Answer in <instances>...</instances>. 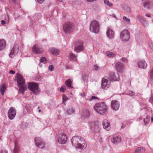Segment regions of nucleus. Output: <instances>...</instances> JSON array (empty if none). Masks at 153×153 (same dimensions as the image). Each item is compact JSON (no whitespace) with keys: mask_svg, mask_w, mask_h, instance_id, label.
I'll return each mask as SVG.
<instances>
[{"mask_svg":"<svg viewBox=\"0 0 153 153\" xmlns=\"http://www.w3.org/2000/svg\"><path fill=\"white\" fill-rule=\"evenodd\" d=\"M100 25L99 22L95 20L91 22L90 25V30L94 33H98L99 32Z\"/></svg>","mask_w":153,"mask_h":153,"instance_id":"6","label":"nucleus"},{"mask_svg":"<svg viewBox=\"0 0 153 153\" xmlns=\"http://www.w3.org/2000/svg\"><path fill=\"white\" fill-rule=\"evenodd\" d=\"M102 125L103 128L106 130L108 131L110 130L111 128L110 123L107 120L105 119L103 120Z\"/></svg>","mask_w":153,"mask_h":153,"instance_id":"20","label":"nucleus"},{"mask_svg":"<svg viewBox=\"0 0 153 153\" xmlns=\"http://www.w3.org/2000/svg\"><path fill=\"white\" fill-rule=\"evenodd\" d=\"M121 139L120 136L117 135H114L111 138V141L115 144L119 143L121 141Z\"/></svg>","mask_w":153,"mask_h":153,"instance_id":"16","label":"nucleus"},{"mask_svg":"<svg viewBox=\"0 0 153 153\" xmlns=\"http://www.w3.org/2000/svg\"><path fill=\"white\" fill-rule=\"evenodd\" d=\"M121 60L123 62H125V61H127V60L126 58L125 57H122L121 58Z\"/></svg>","mask_w":153,"mask_h":153,"instance_id":"52","label":"nucleus"},{"mask_svg":"<svg viewBox=\"0 0 153 153\" xmlns=\"http://www.w3.org/2000/svg\"><path fill=\"white\" fill-rule=\"evenodd\" d=\"M94 129L93 130L95 132L98 131L100 130V128L98 125H96L94 127Z\"/></svg>","mask_w":153,"mask_h":153,"instance_id":"42","label":"nucleus"},{"mask_svg":"<svg viewBox=\"0 0 153 153\" xmlns=\"http://www.w3.org/2000/svg\"><path fill=\"white\" fill-rule=\"evenodd\" d=\"M6 46V42L4 39L0 40V51H2Z\"/></svg>","mask_w":153,"mask_h":153,"instance_id":"27","label":"nucleus"},{"mask_svg":"<svg viewBox=\"0 0 153 153\" xmlns=\"http://www.w3.org/2000/svg\"><path fill=\"white\" fill-rule=\"evenodd\" d=\"M86 0L88 2H92L94 1L95 0Z\"/></svg>","mask_w":153,"mask_h":153,"instance_id":"60","label":"nucleus"},{"mask_svg":"<svg viewBox=\"0 0 153 153\" xmlns=\"http://www.w3.org/2000/svg\"><path fill=\"white\" fill-rule=\"evenodd\" d=\"M149 76L150 78L153 79V68L150 71Z\"/></svg>","mask_w":153,"mask_h":153,"instance_id":"43","label":"nucleus"},{"mask_svg":"<svg viewBox=\"0 0 153 153\" xmlns=\"http://www.w3.org/2000/svg\"><path fill=\"white\" fill-rule=\"evenodd\" d=\"M80 95L82 97H85V93H83V94H82V93H80Z\"/></svg>","mask_w":153,"mask_h":153,"instance_id":"58","label":"nucleus"},{"mask_svg":"<svg viewBox=\"0 0 153 153\" xmlns=\"http://www.w3.org/2000/svg\"><path fill=\"white\" fill-rule=\"evenodd\" d=\"M104 3L105 5L109 7H112L113 6V4L110 2L108 0H104Z\"/></svg>","mask_w":153,"mask_h":153,"instance_id":"32","label":"nucleus"},{"mask_svg":"<svg viewBox=\"0 0 153 153\" xmlns=\"http://www.w3.org/2000/svg\"><path fill=\"white\" fill-rule=\"evenodd\" d=\"M62 99H63L62 102L64 104H65V102L68 100V97L65 95H63L62 96Z\"/></svg>","mask_w":153,"mask_h":153,"instance_id":"38","label":"nucleus"},{"mask_svg":"<svg viewBox=\"0 0 153 153\" xmlns=\"http://www.w3.org/2000/svg\"><path fill=\"white\" fill-rule=\"evenodd\" d=\"M67 113L69 115L73 113L75 111V109L71 106H69L65 109Z\"/></svg>","mask_w":153,"mask_h":153,"instance_id":"22","label":"nucleus"},{"mask_svg":"<svg viewBox=\"0 0 153 153\" xmlns=\"http://www.w3.org/2000/svg\"><path fill=\"white\" fill-rule=\"evenodd\" d=\"M123 65L121 62H117L115 64L116 69L118 72H121L123 70Z\"/></svg>","mask_w":153,"mask_h":153,"instance_id":"19","label":"nucleus"},{"mask_svg":"<svg viewBox=\"0 0 153 153\" xmlns=\"http://www.w3.org/2000/svg\"><path fill=\"white\" fill-rule=\"evenodd\" d=\"M94 70L96 71L98 70L99 69V67L97 65H94Z\"/></svg>","mask_w":153,"mask_h":153,"instance_id":"50","label":"nucleus"},{"mask_svg":"<svg viewBox=\"0 0 153 153\" xmlns=\"http://www.w3.org/2000/svg\"><path fill=\"white\" fill-rule=\"evenodd\" d=\"M141 23L145 27H147L148 26V22L145 19L142 21Z\"/></svg>","mask_w":153,"mask_h":153,"instance_id":"39","label":"nucleus"},{"mask_svg":"<svg viewBox=\"0 0 153 153\" xmlns=\"http://www.w3.org/2000/svg\"><path fill=\"white\" fill-rule=\"evenodd\" d=\"M9 73L10 74H15V72L14 71L12 70H11L10 71Z\"/></svg>","mask_w":153,"mask_h":153,"instance_id":"55","label":"nucleus"},{"mask_svg":"<svg viewBox=\"0 0 153 153\" xmlns=\"http://www.w3.org/2000/svg\"><path fill=\"white\" fill-rule=\"evenodd\" d=\"M6 89V84L5 83H2L0 86V91L2 95H4Z\"/></svg>","mask_w":153,"mask_h":153,"instance_id":"25","label":"nucleus"},{"mask_svg":"<svg viewBox=\"0 0 153 153\" xmlns=\"http://www.w3.org/2000/svg\"><path fill=\"white\" fill-rule=\"evenodd\" d=\"M35 142L36 146L40 149L43 148L45 145L43 140L39 137L35 138Z\"/></svg>","mask_w":153,"mask_h":153,"instance_id":"11","label":"nucleus"},{"mask_svg":"<svg viewBox=\"0 0 153 153\" xmlns=\"http://www.w3.org/2000/svg\"><path fill=\"white\" fill-rule=\"evenodd\" d=\"M146 16L149 17H151V15L149 14H146Z\"/></svg>","mask_w":153,"mask_h":153,"instance_id":"62","label":"nucleus"},{"mask_svg":"<svg viewBox=\"0 0 153 153\" xmlns=\"http://www.w3.org/2000/svg\"><path fill=\"white\" fill-rule=\"evenodd\" d=\"M66 88L65 86L62 85L60 89V91L62 92H64L66 90Z\"/></svg>","mask_w":153,"mask_h":153,"instance_id":"41","label":"nucleus"},{"mask_svg":"<svg viewBox=\"0 0 153 153\" xmlns=\"http://www.w3.org/2000/svg\"><path fill=\"white\" fill-rule=\"evenodd\" d=\"M19 12H18V11H16V13H18L19 15V16H18L15 13H14L13 14L14 17L16 18H17V19H19L20 16L24 14V12L22 10H21V9L19 8Z\"/></svg>","mask_w":153,"mask_h":153,"instance_id":"30","label":"nucleus"},{"mask_svg":"<svg viewBox=\"0 0 153 153\" xmlns=\"http://www.w3.org/2000/svg\"><path fill=\"white\" fill-rule=\"evenodd\" d=\"M48 68L50 71H53L54 69V67L53 65H50L48 67Z\"/></svg>","mask_w":153,"mask_h":153,"instance_id":"46","label":"nucleus"},{"mask_svg":"<svg viewBox=\"0 0 153 153\" xmlns=\"http://www.w3.org/2000/svg\"><path fill=\"white\" fill-rule=\"evenodd\" d=\"M151 122H153V117H151Z\"/></svg>","mask_w":153,"mask_h":153,"instance_id":"63","label":"nucleus"},{"mask_svg":"<svg viewBox=\"0 0 153 153\" xmlns=\"http://www.w3.org/2000/svg\"><path fill=\"white\" fill-rule=\"evenodd\" d=\"M121 7L127 13H129L131 12V9L127 5L122 4L121 5Z\"/></svg>","mask_w":153,"mask_h":153,"instance_id":"31","label":"nucleus"},{"mask_svg":"<svg viewBox=\"0 0 153 153\" xmlns=\"http://www.w3.org/2000/svg\"><path fill=\"white\" fill-rule=\"evenodd\" d=\"M17 81L19 89V92L23 94L27 89L26 86L24 85L25 81L23 77L20 74H18L17 77Z\"/></svg>","mask_w":153,"mask_h":153,"instance_id":"3","label":"nucleus"},{"mask_svg":"<svg viewBox=\"0 0 153 153\" xmlns=\"http://www.w3.org/2000/svg\"><path fill=\"white\" fill-rule=\"evenodd\" d=\"M28 87L29 89L33 94H38L39 92L38 85L36 83L30 82L28 83Z\"/></svg>","mask_w":153,"mask_h":153,"instance_id":"4","label":"nucleus"},{"mask_svg":"<svg viewBox=\"0 0 153 153\" xmlns=\"http://www.w3.org/2000/svg\"><path fill=\"white\" fill-rule=\"evenodd\" d=\"M32 51L33 53L35 54H40L43 53L44 50L41 45L36 44L32 47Z\"/></svg>","mask_w":153,"mask_h":153,"instance_id":"10","label":"nucleus"},{"mask_svg":"<svg viewBox=\"0 0 153 153\" xmlns=\"http://www.w3.org/2000/svg\"><path fill=\"white\" fill-rule=\"evenodd\" d=\"M150 116L147 115L145 119H144V122L145 126H146L149 121Z\"/></svg>","mask_w":153,"mask_h":153,"instance_id":"34","label":"nucleus"},{"mask_svg":"<svg viewBox=\"0 0 153 153\" xmlns=\"http://www.w3.org/2000/svg\"><path fill=\"white\" fill-rule=\"evenodd\" d=\"M39 4L42 3L45 1V0H37Z\"/></svg>","mask_w":153,"mask_h":153,"instance_id":"54","label":"nucleus"},{"mask_svg":"<svg viewBox=\"0 0 153 153\" xmlns=\"http://www.w3.org/2000/svg\"><path fill=\"white\" fill-rule=\"evenodd\" d=\"M46 60V58L45 57H42L40 59V62H45Z\"/></svg>","mask_w":153,"mask_h":153,"instance_id":"45","label":"nucleus"},{"mask_svg":"<svg viewBox=\"0 0 153 153\" xmlns=\"http://www.w3.org/2000/svg\"><path fill=\"white\" fill-rule=\"evenodd\" d=\"M5 24V22L4 20H2L1 21V24L2 25H4Z\"/></svg>","mask_w":153,"mask_h":153,"instance_id":"57","label":"nucleus"},{"mask_svg":"<svg viewBox=\"0 0 153 153\" xmlns=\"http://www.w3.org/2000/svg\"><path fill=\"white\" fill-rule=\"evenodd\" d=\"M65 85L69 88H73L72 84V81L71 79H69L65 81Z\"/></svg>","mask_w":153,"mask_h":153,"instance_id":"24","label":"nucleus"},{"mask_svg":"<svg viewBox=\"0 0 153 153\" xmlns=\"http://www.w3.org/2000/svg\"><path fill=\"white\" fill-rule=\"evenodd\" d=\"M106 34L107 37L109 39H112L114 37V32L113 30L110 28H108L107 29L106 32Z\"/></svg>","mask_w":153,"mask_h":153,"instance_id":"21","label":"nucleus"},{"mask_svg":"<svg viewBox=\"0 0 153 153\" xmlns=\"http://www.w3.org/2000/svg\"><path fill=\"white\" fill-rule=\"evenodd\" d=\"M83 142H84L83 138L79 136L73 137L71 140L73 146L76 148L80 149L82 150L84 149L87 146L86 143H81Z\"/></svg>","mask_w":153,"mask_h":153,"instance_id":"1","label":"nucleus"},{"mask_svg":"<svg viewBox=\"0 0 153 153\" xmlns=\"http://www.w3.org/2000/svg\"><path fill=\"white\" fill-rule=\"evenodd\" d=\"M67 138V137L65 134L62 133L59 134L57 139L59 143L64 144L66 143Z\"/></svg>","mask_w":153,"mask_h":153,"instance_id":"12","label":"nucleus"},{"mask_svg":"<svg viewBox=\"0 0 153 153\" xmlns=\"http://www.w3.org/2000/svg\"><path fill=\"white\" fill-rule=\"evenodd\" d=\"M123 19L128 23H129L130 21V19L127 18L126 16H123Z\"/></svg>","mask_w":153,"mask_h":153,"instance_id":"40","label":"nucleus"},{"mask_svg":"<svg viewBox=\"0 0 153 153\" xmlns=\"http://www.w3.org/2000/svg\"><path fill=\"white\" fill-rule=\"evenodd\" d=\"M49 49L51 51V53L54 55H57L59 53V51L58 49L51 47L49 48Z\"/></svg>","mask_w":153,"mask_h":153,"instance_id":"23","label":"nucleus"},{"mask_svg":"<svg viewBox=\"0 0 153 153\" xmlns=\"http://www.w3.org/2000/svg\"><path fill=\"white\" fill-rule=\"evenodd\" d=\"M95 99H98V98L94 96H92L91 97V98H89V100L90 101H91L92 100H95Z\"/></svg>","mask_w":153,"mask_h":153,"instance_id":"44","label":"nucleus"},{"mask_svg":"<svg viewBox=\"0 0 153 153\" xmlns=\"http://www.w3.org/2000/svg\"><path fill=\"white\" fill-rule=\"evenodd\" d=\"M145 151V148L143 147H138L135 150L134 153H144Z\"/></svg>","mask_w":153,"mask_h":153,"instance_id":"29","label":"nucleus"},{"mask_svg":"<svg viewBox=\"0 0 153 153\" xmlns=\"http://www.w3.org/2000/svg\"><path fill=\"white\" fill-rule=\"evenodd\" d=\"M69 56L70 59V60L72 62L76 61L77 60L76 56L73 53L71 52L69 53Z\"/></svg>","mask_w":153,"mask_h":153,"instance_id":"28","label":"nucleus"},{"mask_svg":"<svg viewBox=\"0 0 153 153\" xmlns=\"http://www.w3.org/2000/svg\"><path fill=\"white\" fill-rule=\"evenodd\" d=\"M84 50V47L83 41L81 40L77 41L75 43L74 51L76 53H79Z\"/></svg>","mask_w":153,"mask_h":153,"instance_id":"8","label":"nucleus"},{"mask_svg":"<svg viewBox=\"0 0 153 153\" xmlns=\"http://www.w3.org/2000/svg\"><path fill=\"white\" fill-rule=\"evenodd\" d=\"M90 115L89 111L88 110H85L83 112V115L84 117H88Z\"/></svg>","mask_w":153,"mask_h":153,"instance_id":"36","label":"nucleus"},{"mask_svg":"<svg viewBox=\"0 0 153 153\" xmlns=\"http://www.w3.org/2000/svg\"><path fill=\"white\" fill-rule=\"evenodd\" d=\"M126 127V125L124 124H122L121 128H123Z\"/></svg>","mask_w":153,"mask_h":153,"instance_id":"59","label":"nucleus"},{"mask_svg":"<svg viewBox=\"0 0 153 153\" xmlns=\"http://www.w3.org/2000/svg\"><path fill=\"white\" fill-rule=\"evenodd\" d=\"M94 108L95 111L101 114H104L107 110L106 105L103 102L96 104L94 106Z\"/></svg>","mask_w":153,"mask_h":153,"instance_id":"2","label":"nucleus"},{"mask_svg":"<svg viewBox=\"0 0 153 153\" xmlns=\"http://www.w3.org/2000/svg\"><path fill=\"white\" fill-rule=\"evenodd\" d=\"M111 106L112 109L116 111L119 108L120 103L117 100H113L111 101Z\"/></svg>","mask_w":153,"mask_h":153,"instance_id":"17","label":"nucleus"},{"mask_svg":"<svg viewBox=\"0 0 153 153\" xmlns=\"http://www.w3.org/2000/svg\"><path fill=\"white\" fill-rule=\"evenodd\" d=\"M137 19L139 20L141 22L145 20V18L140 15H138L136 17Z\"/></svg>","mask_w":153,"mask_h":153,"instance_id":"37","label":"nucleus"},{"mask_svg":"<svg viewBox=\"0 0 153 153\" xmlns=\"http://www.w3.org/2000/svg\"><path fill=\"white\" fill-rule=\"evenodd\" d=\"M9 1L10 4H14L16 3V0H9Z\"/></svg>","mask_w":153,"mask_h":153,"instance_id":"49","label":"nucleus"},{"mask_svg":"<svg viewBox=\"0 0 153 153\" xmlns=\"http://www.w3.org/2000/svg\"><path fill=\"white\" fill-rule=\"evenodd\" d=\"M14 145V149L13 150L14 153H18L19 149V146L17 141H16L15 142Z\"/></svg>","mask_w":153,"mask_h":153,"instance_id":"26","label":"nucleus"},{"mask_svg":"<svg viewBox=\"0 0 153 153\" xmlns=\"http://www.w3.org/2000/svg\"><path fill=\"white\" fill-rule=\"evenodd\" d=\"M74 24L71 22L65 23L63 26V30L66 33H70L74 30Z\"/></svg>","mask_w":153,"mask_h":153,"instance_id":"7","label":"nucleus"},{"mask_svg":"<svg viewBox=\"0 0 153 153\" xmlns=\"http://www.w3.org/2000/svg\"><path fill=\"white\" fill-rule=\"evenodd\" d=\"M138 67L140 69H145L147 66V65L144 59H140L138 60L137 62Z\"/></svg>","mask_w":153,"mask_h":153,"instance_id":"14","label":"nucleus"},{"mask_svg":"<svg viewBox=\"0 0 153 153\" xmlns=\"http://www.w3.org/2000/svg\"><path fill=\"white\" fill-rule=\"evenodd\" d=\"M61 111L60 110H58V112L59 113H60L61 112Z\"/></svg>","mask_w":153,"mask_h":153,"instance_id":"64","label":"nucleus"},{"mask_svg":"<svg viewBox=\"0 0 153 153\" xmlns=\"http://www.w3.org/2000/svg\"><path fill=\"white\" fill-rule=\"evenodd\" d=\"M0 153H8L6 150H2L0 152Z\"/></svg>","mask_w":153,"mask_h":153,"instance_id":"53","label":"nucleus"},{"mask_svg":"<svg viewBox=\"0 0 153 153\" xmlns=\"http://www.w3.org/2000/svg\"><path fill=\"white\" fill-rule=\"evenodd\" d=\"M109 79L113 81H118L119 80V76L118 74L117 73L111 72H110L109 75Z\"/></svg>","mask_w":153,"mask_h":153,"instance_id":"15","label":"nucleus"},{"mask_svg":"<svg viewBox=\"0 0 153 153\" xmlns=\"http://www.w3.org/2000/svg\"><path fill=\"white\" fill-rule=\"evenodd\" d=\"M149 102L153 105V97L152 96H151V97L150 98Z\"/></svg>","mask_w":153,"mask_h":153,"instance_id":"47","label":"nucleus"},{"mask_svg":"<svg viewBox=\"0 0 153 153\" xmlns=\"http://www.w3.org/2000/svg\"><path fill=\"white\" fill-rule=\"evenodd\" d=\"M111 81L108 77H104L102 80L101 87L102 89L106 90L110 86Z\"/></svg>","mask_w":153,"mask_h":153,"instance_id":"9","label":"nucleus"},{"mask_svg":"<svg viewBox=\"0 0 153 153\" xmlns=\"http://www.w3.org/2000/svg\"><path fill=\"white\" fill-rule=\"evenodd\" d=\"M19 51V46L17 45H15L12 48L9 56L12 58L17 54Z\"/></svg>","mask_w":153,"mask_h":153,"instance_id":"18","label":"nucleus"},{"mask_svg":"<svg viewBox=\"0 0 153 153\" xmlns=\"http://www.w3.org/2000/svg\"><path fill=\"white\" fill-rule=\"evenodd\" d=\"M57 119L58 120H60L62 118V116L59 114H57Z\"/></svg>","mask_w":153,"mask_h":153,"instance_id":"51","label":"nucleus"},{"mask_svg":"<svg viewBox=\"0 0 153 153\" xmlns=\"http://www.w3.org/2000/svg\"><path fill=\"white\" fill-rule=\"evenodd\" d=\"M106 55L107 56L109 57H114L115 56V55L112 52L108 51L106 52Z\"/></svg>","mask_w":153,"mask_h":153,"instance_id":"33","label":"nucleus"},{"mask_svg":"<svg viewBox=\"0 0 153 153\" xmlns=\"http://www.w3.org/2000/svg\"><path fill=\"white\" fill-rule=\"evenodd\" d=\"M149 45L150 47L151 48L152 47H153V45L151 43H149Z\"/></svg>","mask_w":153,"mask_h":153,"instance_id":"61","label":"nucleus"},{"mask_svg":"<svg viewBox=\"0 0 153 153\" xmlns=\"http://www.w3.org/2000/svg\"><path fill=\"white\" fill-rule=\"evenodd\" d=\"M130 38V34L129 31L127 29L123 30L120 34L121 40L125 42L128 41Z\"/></svg>","mask_w":153,"mask_h":153,"instance_id":"5","label":"nucleus"},{"mask_svg":"<svg viewBox=\"0 0 153 153\" xmlns=\"http://www.w3.org/2000/svg\"><path fill=\"white\" fill-rule=\"evenodd\" d=\"M16 114V111L15 109L11 107L8 112V116L9 119H13L15 117Z\"/></svg>","mask_w":153,"mask_h":153,"instance_id":"13","label":"nucleus"},{"mask_svg":"<svg viewBox=\"0 0 153 153\" xmlns=\"http://www.w3.org/2000/svg\"><path fill=\"white\" fill-rule=\"evenodd\" d=\"M128 94L130 96H132L134 95V93L131 91H129L128 93Z\"/></svg>","mask_w":153,"mask_h":153,"instance_id":"48","label":"nucleus"},{"mask_svg":"<svg viewBox=\"0 0 153 153\" xmlns=\"http://www.w3.org/2000/svg\"><path fill=\"white\" fill-rule=\"evenodd\" d=\"M27 123H22V128H25V127H23L22 126H26L27 125Z\"/></svg>","mask_w":153,"mask_h":153,"instance_id":"56","label":"nucleus"},{"mask_svg":"<svg viewBox=\"0 0 153 153\" xmlns=\"http://www.w3.org/2000/svg\"><path fill=\"white\" fill-rule=\"evenodd\" d=\"M150 4V2L149 1L147 0L144 2L143 5L144 7L148 8L149 7Z\"/></svg>","mask_w":153,"mask_h":153,"instance_id":"35","label":"nucleus"}]
</instances>
